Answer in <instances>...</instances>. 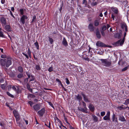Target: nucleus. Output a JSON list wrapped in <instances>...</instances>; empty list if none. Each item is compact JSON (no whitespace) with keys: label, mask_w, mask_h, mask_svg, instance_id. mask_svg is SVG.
Listing matches in <instances>:
<instances>
[{"label":"nucleus","mask_w":129,"mask_h":129,"mask_svg":"<svg viewBox=\"0 0 129 129\" xmlns=\"http://www.w3.org/2000/svg\"><path fill=\"white\" fill-rule=\"evenodd\" d=\"M0 62L1 65L2 66L4 67L5 66L7 67H9L12 63L11 58L9 57L1 59Z\"/></svg>","instance_id":"f257e3e1"},{"label":"nucleus","mask_w":129,"mask_h":129,"mask_svg":"<svg viewBox=\"0 0 129 129\" xmlns=\"http://www.w3.org/2000/svg\"><path fill=\"white\" fill-rule=\"evenodd\" d=\"M100 60L103 65L106 67H110L111 65V61H109L107 59H101Z\"/></svg>","instance_id":"f03ea898"},{"label":"nucleus","mask_w":129,"mask_h":129,"mask_svg":"<svg viewBox=\"0 0 129 129\" xmlns=\"http://www.w3.org/2000/svg\"><path fill=\"white\" fill-rule=\"evenodd\" d=\"M0 22L1 23L2 26L4 27L6 24L7 20L5 18L2 17L0 18Z\"/></svg>","instance_id":"7ed1b4c3"},{"label":"nucleus","mask_w":129,"mask_h":129,"mask_svg":"<svg viewBox=\"0 0 129 129\" xmlns=\"http://www.w3.org/2000/svg\"><path fill=\"white\" fill-rule=\"evenodd\" d=\"M13 113L16 120H20L19 115L18 112L16 110H14L13 111Z\"/></svg>","instance_id":"20e7f679"},{"label":"nucleus","mask_w":129,"mask_h":129,"mask_svg":"<svg viewBox=\"0 0 129 129\" xmlns=\"http://www.w3.org/2000/svg\"><path fill=\"white\" fill-rule=\"evenodd\" d=\"M110 112L109 111H108L107 114L106 115L104 116L103 119L105 120H109L110 119Z\"/></svg>","instance_id":"39448f33"},{"label":"nucleus","mask_w":129,"mask_h":129,"mask_svg":"<svg viewBox=\"0 0 129 129\" xmlns=\"http://www.w3.org/2000/svg\"><path fill=\"white\" fill-rule=\"evenodd\" d=\"M125 39L124 38H123L122 40H120L118 41L115 43V45H116L119 46L122 45L124 42Z\"/></svg>","instance_id":"423d86ee"},{"label":"nucleus","mask_w":129,"mask_h":129,"mask_svg":"<svg viewBox=\"0 0 129 129\" xmlns=\"http://www.w3.org/2000/svg\"><path fill=\"white\" fill-rule=\"evenodd\" d=\"M28 19L27 17L25 15H23L20 19V21L23 24H24L25 23V19Z\"/></svg>","instance_id":"0eeeda50"},{"label":"nucleus","mask_w":129,"mask_h":129,"mask_svg":"<svg viewBox=\"0 0 129 129\" xmlns=\"http://www.w3.org/2000/svg\"><path fill=\"white\" fill-rule=\"evenodd\" d=\"M81 94L82 95L83 100L85 102H89L90 101V100L88 99L87 97L83 92H81Z\"/></svg>","instance_id":"6e6552de"},{"label":"nucleus","mask_w":129,"mask_h":129,"mask_svg":"<svg viewBox=\"0 0 129 129\" xmlns=\"http://www.w3.org/2000/svg\"><path fill=\"white\" fill-rule=\"evenodd\" d=\"M45 108H43L41 109L40 110L38 111V113L40 116L42 117L45 113Z\"/></svg>","instance_id":"1a4fd4ad"},{"label":"nucleus","mask_w":129,"mask_h":129,"mask_svg":"<svg viewBox=\"0 0 129 129\" xmlns=\"http://www.w3.org/2000/svg\"><path fill=\"white\" fill-rule=\"evenodd\" d=\"M121 28L124 29V28L125 30V31L126 32H127L128 31L127 30V26L126 25V24L124 23H121Z\"/></svg>","instance_id":"9d476101"},{"label":"nucleus","mask_w":129,"mask_h":129,"mask_svg":"<svg viewBox=\"0 0 129 129\" xmlns=\"http://www.w3.org/2000/svg\"><path fill=\"white\" fill-rule=\"evenodd\" d=\"M111 9L112 11L116 14H117L118 13V10L117 8L115 7H112Z\"/></svg>","instance_id":"9b49d317"},{"label":"nucleus","mask_w":129,"mask_h":129,"mask_svg":"<svg viewBox=\"0 0 129 129\" xmlns=\"http://www.w3.org/2000/svg\"><path fill=\"white\" fill-rule=\"evenodd\" d=\"M96 44L97 46L99 47H105V45L104 43L100 41L98 42Z\"/></svg>","instance_id":"f8f14e48"},{"label":"nucleus","mask_w":129,"mask_h":129,"mask_svg":"<svg viewBox=\"0 0 129 129\" xmlns=\"http://www.w3.org/2000/svg\"><path fill=\"white\" fill-rule=\"evenodd\" d=\"M88 28L91 31H93L94 30V27L92 23L89 24L88 26Z\"/></svg>","instance_id":"ddd939ff"},{"label":"nucleus","mask_w":129,"mask_h":129,"mask_svg":"<svg viewBox=\"0 0 129 129\" xmlns=\"http://www.w3.org/2000/svg\"><path fill=\"white\" fill-rule=\"evenodd\" d=\"M62 43L63 45L65 46L68 45V43L65 38H63Z\"/></svg>","instance_id":"4468645a"},{"label":"nucleus","mask_w":129,"mask_h":129,"mask_svg":"<svg viewBox=\"0 0 129 129\" xmlns=\"http://www.w3.org/2000/svg\"><path fill=\"white\" fill-rule=\"evenodd\" d=\"M119 120L122 122H124L126 121V120L123 116V115H119Z\"/></svg>","instance_id":"2eb2a0df"},{"label":"nucleus","mask_w":129,"mask_h":129,"mask_svg":"<svg viewBox=\"0 0 129 129\" xmlns=\"http://www.w3.org/2000/svg\"><path fill=\"white\" fill-rule=\"evenodd\" d=\"M40 105L37 104L34 106L33 108L35 110L38 111L40 109Z\"/></svg>","instance_id":"dca6fc26"},{"label":"nucleus","mask_w":129,"mask_h":129,"mask_svg":"<svg viewBox=\"0 0 129 129\" xmlns=\"http://www.w3.org/2000/svg\"><path fill=\"white\" fill-rule=\"evenodd\" d=\"M76 99L80 103V101L82 100V98L81 95L79 94H78L76 96Z\"/></svg>","instance_id":"f3484780"},{"label":"nucleus","mask_w":129,"mask_h":129,"mask_svg":"<svg viewBox=\"0 0 129 129\" xmlns=\"http://www.w3.org/2000/svg\"><path fill=\"white\" fill-rule=\"evenodd\" d=\"M5 29L8 31H10L11 30V27L10 26L8 25H6L4 26Z\"/></svg>","instance_id":"a211bd4d"},{"label":"nucleus","mask_w":129,"mask_h":129,"mask_svg":"<svg viewBox=\"0 0 129 129\" xmlns=\"http://www.w3.org/2000/svg\"><path fill=\"white\" fill-rule=\"evenodd\" d=\"M89 108L90 110L92 112H93L94 110V106L90 104L89 106Z\"/></svg>","instance_id":"6ab92c4d"},{"label":"nucleus","mask_w":129,"mask_h":129,"mask_svg":"<svg viewBox=\"0 0 129 129\" xmlns=\"http://www.w3.org/2000/svg\"><path fill=\"white\" fill-rule=\"evenodd\" d=\"M123 106L124 105H122L121 106L118 107V109L120 110L122 109H125L126 108H128L129 109V108L128 106H127L125 107H123Z\"/></svg>","instance_id":"aec40b11"},{"label":"nucleus","mask_w":129,"mask_h":129,"mask_svg":"<svg viewBox=\"0 0 129 129\" xmlns=\"http://www.w3.org/2000/svg\"><path fill=\"white\" fill-rule=\"evenodd\" d=\"M93 119L95 122H96L98 120V118L97 117L95 116V115H93L92 116Z\"/></svg>","instance_id":"412c9836"},{"label":"nucleus","mask_w":129,"mask_h":129,"mask_svg":"<svg viewBox=\"0 0 129 129\" xmlns=\"http://www.w3.org/2000/svg\"><path fill=\"white\" fill-rule=\"evenodd\" d=\"M96 35L97 37L98 38L100 39L101 38V35L100 34L99 31V30L97 31L96 33Z\"/></svg>","instance_id":"4be33fe9"},{"label":"nucleus","mask_w":129,"mask_h":129,"mask_svg":"<svg viewBox=\"0 0 129 129\" xmlns=\"http://www.w3.org/2000/svg\"><path fill=\"white\" fill-rule=\"evenodd\" d=\"M99 19L95 20L94 21V25L96 26H98L99 24Z\"/></svg>","instance_id":"5701e85b"},{"label":"nucleus","mask_w":129,"mask_h":129,"mask_svg":"<svg viewBox=\"0 0 129 129\" xmlns=\"http://www.w3.org/2000/svg\"><path fill=\"white\" fill-rule=\"evenodd\" d=\"M87 109H85V108H81L79 109V110L83 112H86L87 110Z\"/></svg>","instance_id":"b1692460"},{"label":"nucleus","mask_w":129,"mask_h":129,"mask_svg":"<svg viewBox=\"0 0 129 129\" xmlns=\"http://www.w3.org/2000/svg\"><path fill=\"white\" fill-rule=\"evenodd\" d=\"M27 89H28V90L30 92H31V93H33V92L32 91H33L32 89L30 88L29 85V84H27Z\"/></svg>","instance_id":"393cba45"},{"label":"nucleus","mask_w":129,"mask_h":129,"mask_svg":"<svg viewBox=\"0 0 129 129\" xmlns=\"http://www.w3.org/2000/svg\"><path fill=\"white\" fill-rule=\"evenodd\" d=\"M49 41L51 44H52L54 42V40L53 39L49 37H48Z\"/></svg>","instance_id":"a878e982"},{"label":"nucleus","mask_w":129,"mask_h":129,"mask_svg":"<svg viewBox=\"0 0 129 129\" xmlns=\"http://www.w3.org/2000/svg\"><path fill=\"white\" fill-rule=\"evenodd\" d=\"M36 16L35 15L33 17V19L31 23H33L34 21L36 20Z\"/></svg>","instance_id":"bb28decb"},{"label":"nucleus","mask_w":129,"mask_h":129,"mask_svg":"<svg viewBox=\"0 0 129 129\" xmlns=\"http://www.w3.org/2000/svg\"><path fill=\"white\" fill-rule=\"evenodd\" d=\"M116 118H117L116 117H115V115L114 114H113L112 116V121H113V122L116 119Z\"/></svg>","instance_id":"cd10ccee"},{"label":"nucleus","mask_w":129,"mask_h":129,"mask_svg":"<svg viewBox=\"0 0 129 129\" xmlns=\"http://www.w3.org/2000/svg\"><path fill=\"white\" fill-rule=\"evenodd\" d=\"M34 44L35 45V47L37 48V49H39V44L37 42H36L34 43Z\"/></svg>","instance_id":"c85d7f7f"},{"label":"nucleus","mask_w":129,"mask_h":129,"mask_svg":"<svg viewBox=\"0 0 129 129\" xmlns=\"http://www.w3.org/2000/svg\"><path fill=\"white\" fill-rule=\"evenodd\" d=\"M125 105H127L128 104H129V99H126L125 102L123 103Z\"/></svg>","instance_id":"c756f323"},{"label":"nucleus","mask_w":129,"mask_h":129,"mask_svg":"<svg viewBox=\"0 0 129 129\" xmlns=\"http://www.w3.org/2000/svg\"><path fill=\"white\" fill-rule=\"evenodd\" d=\"M19 120H16L17 121V124H18V125L20 127H21L22 126V124L21 123V122L19 121Z\"/></svg>","instance_id":"7c9ffc66"},{"label":"nucleus","mask_w":129,"mask_h":129,"mask_svg":"<svg viewBox=\"0 0 129 129\" xmlns=\"http://www.w3.org/2000/svg\"><path fill=\"white\" fill-rule=\"evenodd\" d=\"M2 28H0V37H3V33L2 31Z\"/></svg>","instance_id":"2f4dec72"},{"label":"nucleus","mask_w":129,"mask_h":129,"mask_svg":"<svg viewBox=\"0 0 129 129\" xmlns=\"http://www.w3.org/2000/svg\"><path fill=\"white\" fill-rule=\"evenodd\" d=\"M18 70L20 72H23L22 68L21 67H19L18 68Z\"/></svg>","instance_id":"473e14b6"},{"label":"nucleus","mask_w":129,"mask_h":129,"mask_svg":"<svg viewBox=\"0 0 129 129\" xmlns=\"http://www.w3.org/2000/svg\"><path fill=\"white\" fill-rule=\"evenodd\" d=\"M6 85L5 84H1V87L3 89H4L5 88Z\"/></svg>","instance_id":"72a5a7b5"},{"label":"nucleus","mask_w":129,"mask_h":129,"mask_svg":"<svg viewBox=\"0 0 129 129\" xmlns=\"http://www.w3.org/2000/svg\"><path fill=\"white\" fill-rule=\"evenodd\" d=\"M7 94L9 96L13 98L14 97V96L12 94H10L9 92H7Z\"/></svg>","instance_id":"f704fd0d"},{"label":"nucleus","mask_w":129,"mask_h":129,"mask_svg":"<svg viewBox=\"0 0 129 129\" xmlns=\"http://www.w3.org/2000/svg\"><path fill=\"white\" fill-rule=\"evenodd\" d=\"M23 75L21 74H18L17 75L18 78H22V77H23Z\"/></svg>","instance_id":"c9c22d12"},{"label":"nucleus","mask_w":129,"mask_h":129,"mask_svg":"<svg viewBox=\"0 0 129 129\" xmlns=\"http://www.w3.org/2000/svg\"><path fill=\"white\" fill-rule=\"evenodd\" d=\"M19 11L20 13V14L22 15H23L24 14V10L23 9H21L19 10Z\"/></svg>","instance_id":"e433bc0d"},{"label":"nucleus","mask_w":129,"mask_h":129,"mask_svg":"<svg viewBox=\"0 0 129 129\" xmlns=\"http://www.w3.org/2000/svg\"><path fill=\"white\" fill-rule=\"evenodd\" d=\"M128 66H127L125 67L122 70V71H124L128 69Z\"/></svg>","instance_id":"4c0bfd02"},{"label":"nucleus","mask_w":129,"mask_h":129,"mask_svg":"<svg viewBox=\"0 0 129 129\" xmlns=\"http://www.w3.org/2000/svg\"><path fill=\"white\" fill-rule=\"evenodd\" d=\"M36 68L37 70H40L41 69L40 66L38 65L36 66Z\"/></svg>","instance_id":"58836bf2"},{"label":"nucleus","mask_w":129,"mask_h":129,"mask_svg":"<svg viewBox=\"0 0 129 129\" xmlns=\"http://www.w3.org/2000/svg\"><path fill=\"white\" fill-rule=\"evenodd\" d=\"M26 75H27V76L28 77V78H30V73L28 72H26Z\"/></svg>","instance_id":"ea45409f"},{"label":"nucleus","mask_w":129,"mask_h":129,"mask_svg":"<svg viewBox=\"0 0 129 129\" xmlns=\"http://www.w3.org/2000/svg\"><path fill=\"white\" fill-rule=\"evenodd\" d=\"M53 70V68L52 67H50L48 69V71L49 72H51Z\"/></svg>","instance_id":"a19ab883"},{"label":"nucleus","mask_w":129,"mask_h":129,"mask_svg":"<svg viewBox=\"0 0 129 129\" xmlns=\"http://www.w3.org/2000/svg\"><path fill=\"white\" fill-rule=\"evenodd\" d=\"M28 78H27L24 79V83L26 84L27 82L28 81Z\"/></svg>","instance_id":"79ce46f5"},{"label":"nucleus","mask_w":129,"mask_h":129,"mask_svg":"<svg viewBox=\"0 0 129 129\" xmlns=\"http://www.w3.org/2000/svg\"><path fill=\"white\" fill-rule=\"evenodd\" d=\"M66 83L67 84H70V82L68 79V78H66Z\"/></svg>","instance_id":"37998d69"},{"label":"nucleus","mask_w":129,"mask_h":129,"mask_svg":"<svg viewBox=\"0 0 129 129\" xmlns=\"http://www.w3.org/2000/svg\"><path fill=\"white\" fill-rule=\"evenodd\" d=\"M105 112L104 111L101 112V115L102 116H104L105 115Z\"/></svg>","instance_id":"c03bdc74"},{"label":"nucleus","mask_w":129,"mask_h":129,"mask_svg":"<svg viewBox=\"0 0 129 129\" xmlns=\"http://www.w3.org/2000/svg\"><path fill=\"white\" fill-rule=\"evenodd\" d=\"M82 103H83V106L84 108H85V109H87V108L86 106V104L85 103L83 102Z\"/></svg>","instance_id":"a18cd8bd"},{"label":"nucleus","mask_w":129,"mask_h":129,"mask_svg":"<svg viewBox=\"0 0 129 129\" xmlns=\"http://www.w3.org/2000/svg\"><path fill=\"white\" fill-rule=\"evenodd\" d=\"M82 58H83V59H84L85 60L89 61V59L88 58H85L84 57H82Z\"/></svg>","instance_id":"49530a36"},{"label":"nucleus","mask_w":129,"mask_h":129,"mask_svg":"<svg viewBox=\"0 0 129 129\" xmlns=\"http://www.w3.org/2000/svg\"><path fill=\"white\" fill-rule=\"evenodd\" d=\"M10 14L11 15V16L13 17V18H15V17L13 15V14L11 12V10H10Z\"/></svg>","instance_id":"de8ad7c7"},{"label":"nucleus","mask_w":129,"mask_h":129,"mask_svg":"<svg viewBox=\"0 0 129 129\" xmlns=\"http://www.w3.org/2000/svg\"><path fill=\"white\" fill-rule=\"evenodd\" d=\"M12 86L11 85H9L8 86V89L9 91L11 89Z\"/></svg>","instance_id":"09e8293b"},{"label":"nucleus","mask_w":129,"mask_h":129,"mask_svg":"<svg viewBox=\"0 0 129 129\" xmlns=\"http://www.w3.org/2000/svg\"><path fill=\"white\" fill-rule=\"evenodd\" d=\"M62 6H63L62 3L60 5V8L59 9V10L60 11V12H61V10L62 8Z\"/></svg>","instance_id":"8fccbe9b"},{"label":"nucleus","mask_w":129,"mask_h":129,"mask_svg":"<svg viewBox=\"0 0 129 129\" xmlns=\"http://www.w3.org/2000/svg\"><path fill=\"white\" fill-rule=\"evenodd\" d=\"M106 28L107 27L106 26H104L102 27V30H104L106 29Z\"/></svg>","instance_id":"3c124183"},{"label":"nucleus","mask_w":129,"mask_h":129,"mask_svg":"<svg viewBox=\"0 0 129 129\" xmlns=\"http://www.w3.org/2000/svg\"><path fill=\"white\" fill-rule=\"evenodd\" d=\"M22 54L24 55L27 58H28V56L25 53H24V52H23L22 53Z\"/></svg>","instance_id":"603ef678"},{"label":"nucleus","mask_w":129,"mask_h":129,"mask_svg":"<svg viewBox=\"0 0 129 129\" xmlns=\"http://www.w3.org/2000/svg\"><path fill=\"white\" fill-rule=\"evenodd\" d=\"M0 125L2 126V128H4V124L2 123L1 122L0 123Z\"/></svg>","instance_id":"864d4df0"},{"label":"nucleus","mask_w":129,"mask_h":129,"mask_svg":"<svg viewBox=\"0 0 129 129\" xmlns=\"http://www.w3.org/2000/svg\"><path fill=\"white\" fill-rule=\"evenodd\" d=\"M1 57L2 58H6V55H1Z\"/></svg>","instance_id":"5fc2aeb1"},{"label":"nucleus","mask_w":129,"mask_h":129,"mask_svg":"<svg viewBox=\"0 0 129 129\" xmlns=\"http://www.w3.org/2000/svg\"><path fill=\"white\" fill-rule=\"evenodd\" d=\"M28 103L30 104V106H31L33 104V103L31 101H29L28 102Z\"/></svg>","instance_id":"6e6d98bb"},{"label":"nucleus","mask_w":129,"mask_h":129,"mask_svg":"<svg viewBox=\"0 0 129 129\" xmlns=\"http://www.w3.org/2000/svg\"><path fill=\"white\" fill-rule=\"evenodd\" d=\"M111 18L113 19V20H115V16L113 14H112V17Z\"/></svg>","instance_id":"4d7b16f0"},{"label":"nucleus","mask_w":129,"mask_h":129,"mask_svg":"<svg viewBox=\"0 0 129 129\" xmlns=\"http://www.w3.org/2000/svg\"><path fill=\"white\" fill-rule=\"evenodd\" d=\"M87 3V2L86 1V0H83V4H86Z\"/></svg>","instance_id":"13d9d810"},{"label":"nucleus","mask_w":129,"mask_h":129,"mask_svg":"<svg viewBox=\"0 0 129 129\" xmlns=\"http://www.w3.org/2000/svg\"><path fill=\"white\" fill-rule=\"evenodd\" d=\"M12 89L15 91H16V89L15 86H13L12 87Z\"/></svg>","instance_id":"bf43d9fd"},{"label":"nucleus","mask_w":129,"mask_h":129,"mask_svg":"<svg viewBox=\"0 0 129 129\" xmlns=\"http://www.w3.org/2000/svg\"><path fill=\"white\" fill-rule=\"evenodd\" d=\"M1 3L3 4H4L5 3V0H1Z\"/></svg>","instance_id":"052dcab7"},{"label":"nucleus","mask_w":129,"mask_h":129,"mask_svg":"<svg viewBox=\"0 0 129 129\" xmlns=\"http://www.w3.org/2000/svg\"><path fill=\"white\" fill-rule=\"evenodd\" d=\"M101 34L102 35L104 36H105V34L104 32L103 31H101Z\"/></svg>","instance_id":"680f3d73"},{"label":"nucleus","mask_w":129,"mask_h":129,"mask_svg":"<svg viewBox=\"0 0 129 129\" xmlns=\"http://www.w3.org/2000/svg\"><path fill=\"white\" fill-rule=\"evenodd\" d=\"M118 35H119V34H116L114 35V36L115 38H117L118 37L117 36H118Z\"/></svg>","instance_id":"e2e57ef3"},{"label":"nucleus","mask_w":129,"mask_h":129,"mask_svg":"<svg viewBox=\"0 0 129 129\" xmlns=\"http://www.w3.org/2000/svg\"><path fill=\"white\" fill-rule=\"evenodd\" d=\"M4 81V80L3 79H0V82L3 83Z\"/></svg>","instance_id":"0e129e2a"},{"label":"nucleus","mask_w":129,"mask_h":129,"mask_svg":"<svg viewBox=\"0 0 129 129\" xmlns=\"http://www.w3.org/2000/svg\"><path fill=\"white\" fill-rule=\"evenodd\" d=\"M11 10L13 12H14V7H12L11 8Z\"/></svg>","instance_id":"69168bd1"},{"label":"nucleus","mask_w":129,"mask_h":129,"mask_svg":"<svg viewBox=\"0 0 129 129\" xmlns=\"http://www.w3.org/2000/svg\"><path fill=\"white\" fill-rule=\"evenodd\" d=\"M56 81L58 82H59V83H60V82H61V81L58 79H56Z\"/></svg>","instance_id":"338daca9"},{"label":"nucleus","mask_w":129,"mask_h":129,"mask_svg":"<svg viewBox=\"0 0 129 129\" xmlns=\"http://www.w3.org/2000/svg\"><path fill=\"white\" fill-rule=\"evenodd\" d=\"M60 84L62 87V88H64V86L62 84L61 82H60Z\"/></svg>","instance_id":"774afa93"}]
</instances>
